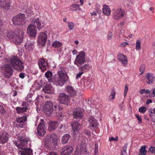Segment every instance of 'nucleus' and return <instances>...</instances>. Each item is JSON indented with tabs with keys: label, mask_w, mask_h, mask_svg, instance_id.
<instances>
[{
	"label": "nucleus",
	"mask_w": 155,
	"mask_h": 155,
	"mask_svg": "<svg viewBox=\"0 0 155 155\" xmlns=\"http://www.w3.org/2000/svg\"><path fill=\"white\" fill-rule=\"evenodd\" d=\"M57 74L58 77L56 78L53 76L52 73L51 71H48L45 73V76L49 82L54 83L57 86H62L68 79V77L64 69L58 71Z\"/></svg>",
	"instance_id": "obj_1"
},
{
	"label": "nucleus",
	"mask_w": 155,
	"mask_h": 155,
	"mask_svg": "<svg viewBox=\"0 0 155 155\" xmlns=\"http://www.w3.org/2000/svg\"><path fill=\"white\" fill-rule=\"evenodd\" d=\"M12 67L15 70L21 71L24 68L23 62L16 57H13L9 61Z\"/></svg>",
	"instance_id": "obj_2"
},
{
	"label": "nucleus",
	"mask_w": 155,
	"mask_h": 155,
	"mask_svg": "<svg viewBox=\"0 0 155 155\" xmlns=\"http://www.w3.org/2000/svg\"><path fill=\"white\" fill-rule=\"evenodd\" d=\"M58 108V105L52 101H47L45 102L44 111L48 116H50L54 111H56Z\"/></svg>",
	"instance_id": "obj_3"
},
{
	"label": "nucleus",
	"mask_w": 155,
	"mask_h": 155,
	"mask_svg": "<svg viewBox=\"0 0 155 155\" xmlns=\"http://www.w3.org/2000/svg\"><path fill=\"white\" fill-rule=\"evenodd\" d=\"M18 137L19 140L15 141L14 143L18 150L23 149L25 148V146L27 145V140L25 134L22 133L19 134Z\"/></svg>",
	"instance_id": "obj_4"
},
{
	"label": "nucleus",
	"mask_w": 155,
	"mask_h": 155,
	"mask_svg": "<svg viewBox=\"0 0 155 155\" xmlns=\"http://www.w3.org/2000/svg\"><path fill=\"white\" fill-rule=\"evenodd\" d=\"M10 64H4L1 67V69L3 71V75L6 78H10L14 72V70Z\"/></svg>",
	"instance_id": "obj_5"
},
{
	"label": "nucleus",
	"mask_w": 155,
	"mask_h": 155,
	"mask_svg": "<svg viewBox=\"0 0 155 155\" xmlns=\"http://www.w3.org/2000/svg\"><path fill=\"white\" fill-rule=\"evenodd\" d=\"M85 56V53L84 51H81L79 52L74 61V64L76 65L77 67L83 65L86 61Z\"/></svg>",
	"instance_id": "obj_6"
},
{
	"label": "nucleus",
	"mask_w": 155,
	"mask_h": 155,
	"mask_svg": "<svg viewBox=\"0 0 155 155\" xmlns=\"http://www.w3.org/2000/svg\"><path fill=\"white\" fill-rule=\"evenodd\" d=\"M25 15L24 14L20 13L14 16L12 21L15 25H22L24 23Z\"/></svg>",
	"instance_id": "obj_7"
},
{
	"label": "nucleus",
	"mask_w": 155,
	"mask_h": 155,
	"mask_svg": "<svg viewBox=\"0 0 155 155\" xmlns=\"http://www.w3.org/2000/svg\"><path fill=\"white\" fill-rule=\"evenodd\" d=\"M28 115L18 117L16 118V122L17 126L18 127L24 128L26 126V122L27 120Z\"/></svg>",
	"instance_id": "obj_8"
},
{
	"label": "nucleus",
	"mask_w": 155,
	"mask_h": 155,
	"mask_svg": "<svg viewBox=\"0 0 155 155\" xmlns=\"http://www.w3.org/2000/svg\"><path fill=\"white\" fill-rule=\"evenodd\" d=\"M46 128L44 120L43 119H41L37 128L38 134L42 137L44 136L46 133Z\"/></svg>",
	"instance_id": "obj_9"
},
{
	"label": "nucleus",
	"mask_w": 155,
	"mask_h": 155,
	"mask_svg": "<svg viewBox=\"0 0 155 155\" xmlns=\"http://www.w3.org/2000/svg\"><path fill=\"white\" fill-rule=\"evenodd\" d=\"M70 98L69 97L68 95L63 93H61L59 94L58 99L61 103L68 105L70 103Z\"/></svg>",
	"instance_id": "obj_10"
},
{
	"label": "nucleus",
	"mask_w": 155,
	"mask_h": 155,
	"mask_svg": "<svg viewBox=\"0 0 155 155\" xmlns=\"http://www.w3.org/2000/svg\"><path fill=\"white\" fill-rule=\"evenodd\" d=\"M47 38V34L45 32H41L39 33L37 41L39 44L44 46L46 42Z\"/></svg>",
	"instance_id": "obj_11"
},
{
	"label": "nucleus",
	"mask_w": 155,
	"mask_h": 155,
	"mask_svg": "<svg viewBox=\"0 0 155 155\" xmlns=\"http://www.w3.org/2000/svg\"><path fill=\"white\" fill-rule=\"evenodd\" d=\"M23 35L24 33L22 31H19L12 40L13 42L16 45H20L23 41Z\"/></svg>",
	"instance_id": "obj_12"
},
{
	"label": "nucleus",
	"mask_w": 155,
	"mask_h": 155,
	"mask_svg": "<svg viewBox=\"0 0 155 155\" xmlns=\"http://www.w3.org/2000/svg\"><path fill=\"white\" fill-rule=\"evenodd\" d=\"M87 152L85 145L81 143L78 145L75 153L73 155H81V153H85Z\"/></svg>",
	"instance_id": "obj_13"
},
{
	"label": "nucleus",
	"mask_w": 155,
	"mask_h": 155,
	"mask_svg": "<svg viewBox=\"0 0 155 155\" xmlns=\"http://www.w3.org/2000/svg\"><path fill=\"white\" fill-rule=\"evenodd\" d=\"M125 11L124 10L119 8L113 13V17L115 19H119L123 17Z\"/></svg>",
	"instance_id": "obj_14"
},
{
	"label": "nucleus",
	"mask_w": 155,
	"mask_h": 155,
	"mask_svg": "<svg viewBox=\"0 0 155 155\" xmlns=\"http://www.w3.org/2000/svg\"><path fill=\"white\" fill-rule=\"evenodd\" d=\"M11 0H0V7L6 10L10 8Z\"/></svg>",
	"instance_id": "obj_15"
},
{
	"label": "nucleus",
	"mask_w": 155,
	"mask_h": 155,
	"mask_svg": "<svg viewBox=\"0 0 155 155\" xmlns=\"http://www.w3.org/2000/svg\"><path fill=\"white\" fill-rule=\"evenodd\" d=\"M73 147L70 145L64 146L62 149L61 155H70L73 151Z\"/></svg>",
	"instance_id": "obj_16"
},
{
	"label": "nucleus",
	"mask_w": 155,
	"mask_h": 155,
	"mask_svg": "<svg viewBox=\"0 0 155 155\" xmlns=\"http://www.w3.org/2000/svg\"><path fill=\"white\" fill-rule=\"evenodd\" d=\"M27 32L31 37H35L37 33L36 27L32 24L30 25L27 28Z\"/></svg>",
	"instance_id": "obj_17"
},
{
	"label": "nucleus",
	"mask_w": 155,
	"mask_h": 155,
	"mask_svg": "<svg viewBox=\"0 0 155 155\" xmlns=\"http://www.w3.org/2000/svg\"><path fill=\"white\" fill-rule=\"evenodd\" d=\"M72 114L74 117L76 119H81L83 117L82 111L81 108L79 107L74 110Z\"/></svg>",
	"instance_id": "obj_18"
},
{
	"label": "nucleus",
	"mask_w": 155,
	"mask_h": 155,
	"mask_svg": "<svg viewBox=\"0 0 155 155\" xmlns=\"http://www.w3.org/2000/svg\"><path fill=\"white\" fill-rule=\"evenodd\" d=\"M9 135L6 132L0 133V143L3 144L7 143L8 140Z\"/></svg>",
	"instance_id": "obj_19"
},
{
	"label": "nucleus",
	"mask_w": 155,
	"mask_h": 155,
	"mask_svg": "<svg viewBox=\"0 0 155 155\" xmlns=\"http://www.w3.org/2000/svg\"><path fill=\"white\" fill-rule=\"evenodd\" d=\"M31 24L35 26L36 28L37 27L39 30H40L44 26L43 23L41 22V20L39 19L38 18L34 19L32 21Z\"/></svg>",
	"instance_id": "obj_20"
},
{
	"label": "nucleus",
	"mask_w": 155,
	"mask_h": 155,
	"mask_svg": "<svg viewBox=\"0 0 155 155\" xmlns=\"http://www.w3.org/2000/svg\"><path fill=\"white\" fill-rule=\"evenodd\" d=\"M71 125L73 130V134L74 136H78L79 134V129L80 124L78 122H74L71 124Z\"/></svg>",
	"instance_id": "obj_21"
},
{
	"label": "nucleus",
	"mask_w": 155,
	"mask_h": 155,
	"mask_svg": "<svg viewBox=\"0 0 155 155\" xmlns=\"http://www.w3.org/2000/svg\"><path fill=\"white\" fill-rule=\"evenodd\" d=\"M38 64L42 71H44L47 69L48 63L44 59H41L38 61Z\"/></svg>",
	"instance_id": "obj_22"
},
{
	"label": "nucleus",
	"mask_w": 155,
	"mask_h": 155,
	"mask_svg": "<svg viewBox=\"0 0 155 155\" xmlns=\"http://www.w3.org/2000/svg\"><path fill=\"white\" fill-rule=\"evenodd\" d=\"M26 145H25V148L23 149L22 151H20L21 152V155H32V150L30 148H26Z\"/></svg>",
	"instance_id": "obj_23"
},
{
	"label": "nucleus",
	"mask_w": 155,
	"mask_h": 155,
	"mask_svg": "<svg viewBox=\"0 0 155 155\" xmlns=\"http://www.w3.org/2000/svg\"><path fill=\"white\" fill-rule=\"evenodd\" d=\"M57 137L55 134H52L50 136V140L51 141V144L52 146L53 147L56 146L57 145Z\"/></svg>",
	"instance_id": "obj_24"
},
{
	"label": "nucleus",
	"mask_w": 155,
	"mask_h": 155,
	"mask_svg": "<svg viewBox=\"0 0 155 155\" xmlns=\"http://www.w3.org/2000/svg\"><path fill=\"white\" fill-rule=\"evenodd\" d=\"M118 60L121 62L122 64H126L127 63V56L122 54H120L118 56Z\"/></svg>",
	"instance_id": "obj_25"
},
{
	"label": "nucleus",
	"mask_w": 155,
	"mask_h": 155,
	"mask_svg": "<svg viewBox=\"0 0 155 155\" xmlns=\"http://www.w3.org/2000/svg\"><path fill=\"white\" fill-rule=\"evenodd\" d=\"M89 126L91 129L96 127L97 126V120L93 117L91 118L88 120Z\"/></svg>",
	"instance_id": "obj_26"
},
{
	"label": "nucleus",
	"mask_w": 155,
	"mask_h": 155,
	"mask_svg": "<svg viewBox=\"0 0 155 155\" xmlns=\"http://www.w3.org/2000/svg\"><path fill=\"white\" fill-rule=\"evenodd\" d=\"M146 78L148 80V84H151L155 81V78L153 74L151 73H147L146 75Z\"/></svg>",
	"instance_id": "obj_27"
},
{
	"label": "nucleus",
	"mask_w": 155,
	"mask_h": 155,
	"mask_svg": "<svg viewBox=\"0 0 155 155\" xmlns=\"http://www.w3.org/2000/svg\"><path fill=\"white\" fill-rule=\"evenodd\" d=\"M78 67L79 71H83L84 73L88 71L90 68V66L88 64H85L84 65Z\"/></svg>",
	"instance_id": "obj_28"
},
{
	"label": "nucleus",
	"mask_w": 155,
	"mask_h": 155,
	"mask_svg": "<svg viewBox=\"0 0 155 155\" xmlns=\"http://www.w3.org/2000/svg\"><path fill=\"white\" fill-rule=\"evenodd\" d=\"M102 11L103 13L106 16L110 15V9L109 7L106 5H103Z\"/></svg>",
	"instance_id": "obj_29"
},
{
	"label": "nucleus",
	"mask_w": 155,
	"mask_h": 155,
	"mask_svg": "<svg viewBox=\"0 0 155 155\" xmlns=\"http://www.w3.org/2000/svg\"><path fill=\"white\" fill-rule=\"evenodd\" d=\"M57 127V122L55 121L49 123L48 129L50 131H53L56 129Z\"/></svg>",
	"instance_id": "obj_30"
},
{
	"label": "nucleus",
	"mask_w": 155,
	"mask_h": 155,
	"mask_svg": "<svg viewBox=\"0 0 155 155\" xmlns=\"http://www.w3.org/2000/svg\"><path fill=\"white\" fill-rule=\"evenodd\" d=\"M44 92L48 94H51L53 92V88L50 85H47L43 88Z\"/></svg>",
	"instance_id": "obj_31"
},
{
	"label": "nucleus",
	"mask_w": 155,
	"mask_h": 155,
	"mask_svg": "<svg viewBox=\"0 0 155 155\" xmlns=\"http://www.w3.org/2000/svg\"><path fill=\"white\" fill-rule=\"evenodd\" d=\"M71 137L68 134H64L62 138V143L63 144H65L68 143L70 138Z\"/></svg>",
	"instance_id": "obj_32"
},
{
	"label": "nucleus",
	"mask_w": 155,
	"mask_h": 155,
	"mask_svg": "<svg viewBox=\"0 0 155 155\" xmlns=\"http://www.w3.org/2000/svg\"><path fill=\"white\" fill-rule=\"evenodd\" d=\"M66 90L71 95V96L74 95L75 94V91L71 86H67Z\"/></svg>",
	"instance_id": "obj_33"
},
{
	"label": "nucleus",
	"mask_w": 155,
	"mask_h": 155,
	"mask_svg": "<svg viewBox=\"0 0 155 155\" xmlns=\"http://www.w3.org/2000/svg\"><path fill=\"white\" fill-rule=\"evenodd\" d=\"M15 32L13 31H11L8 32L7 34V37L10 39H13L14 38L16 35Z\"/></svg>",
	"instance_id": "obj_34"
},
{
	"label": "nucleus",
	"mask_w": 155,
	"mask_h": 155,
	"mask_svg": "<svg viewBox=\"0 0 155 155\" xmlns=\"http://www.w3.org/2000/svg\"><path fill=\"white\" fill-rule=\"evenodd\" d=\"M16 110L17 113L18 114L23 113L24 112L27 111L26 109L23 107H17L16 108Z\"/></svg>",
	"instance_id": "obj_35"
},
{
	"label": "nucleus",
	"mask_w": 155,
	"mask_h": 155,
	"mask_svg": "<svg viewBox=\"0 0 155 155\" xmlns=\"http://www.w3.org/2000/svg\"><path fill=\"white\" fill-rule=\"evenodd\" d=\"M146 146H142L140 150L139 155H145L147 153V151L145 150Z\"/></svg>",
	"instance_id": "obj_36"
},
{
	"label": "nucleus",
	"mask_w": 155,
	"mask_h": 155,
	"mask_svg": "<svg viewBox=\"0 0 155 155\" xmlns=\"http://www.w3.org/2000/svg\"><path fill=\"white\" fill-rule=\"evenodd\" d=\"M70 9L73 11L80 10L79 5L78 4H74L70 7Z\"/></svg>",
	"instance_id": "obj_37"
},
{
	"label": "nucleus",
	"mask_w": 155,
	"mask_h": 155,
	"mask_svg": "<svg viewBox=\"0 0 155 155\" xmlns=\"http://www.w3.org/2000/svg\"><path fill=\"white\" fill-rule=\"evenodd\" d=\"M61 45L62 44L61 43L57 41H56L53 42L52 45L53 47L57 48L60 47Z\"/></svg>",
	"instance_id": "obj_38"
},
{
	"label": "nucleus",
	"mask_w": 155,
	"mask_h": 155,
	"mask_svg": "<svg viewBox=\"0 0 155 155\" xmlns=\"http://www.w3.org/2000/svg\"><path fill=\"white\" fill-rule=\"evenodd\" d=\"M116 94V92L114 90H113L111 92V94L109 96V100H114Z\"/></svg>",
	"instance_id": "obj_39"
},
{
	"label": "nucleus",
	"mask_w": 155,
	"mask_h": 155,
	"mask_svg": "<svg viewBox=\"0 0 155 155\" xmlns=\"http://www.w3.org/2000/svg\"><path fill=\"white\" fill-rule=\"evenodd\" d=\"M127 146L124 145L121 151V155H127Z\"/></svg>",
	"instance_id": "obj_40"
},
{
	"label": "nucleus",
	"mask_w": 155,
	"mask_h": 155,
	"mask_svg": "<svg viewBox=\"0 0 155 155\" xmlns=\"http://www.w3.org/2000/svg\"><path fill=\"white\" fill-rule=\"evenodd\" d=\"M25 12L27 15L29 16H31L34 14L33 11L29 8L26 9Z\"/></svg>",
	"instance_id": "obj_41"
},
{
	"label": "nucleus",
	"mask_w": 155,
	"mask_h": 155,
	"mask_svg": "<svg viewBox=\"0 0 155 155\" xmlns=\"http://www.w3.org/2000/svg\"><path fill=\"white\" fill-rule=\"evenodd\" d=\"M84 84L85 85L87 86L88 87H91V80H86L84 82Z\"/></svg>",
	"instance_id": "obj_42"
},
{
	"label": "nucleus",
	"mask_w": 155,
	"mask_h": 155,
	"mask_svg": "<svg viewBox=\"0 0 155 155\" xmlns=\"http://www.w3.org/2000/svg\"><path fill=\"white\" fill-rule=\"evenodd\" d=\"M145 68V65L142 64H141L140 68V71L141 72L140 74H142L144 71Z\"/></svg>",
	"instance_id": "obj_43"
},
{
	"label": "nucleus",
	"mask_w": 155,
	"mask_h": 155,
	"mask_svg": "<svg viewBox=\"0 0 155 155\" xmlns=\"http://www.w3.org/2000/svg\"><path fill=\"white\" fill-rule=\"evenodd\" d=\"M140 42L139 40H137L136 42V49L137 50L140 49Z\"/></svg>",
	"instance_id": "obj_44"
},
{
	"label": "nucleus",
	"mask_w": 155,
	"mask_h": 155,
	"mask_svg": "<svg viewBox=\"0 0 155 155\" xmlns=\"http://www.w3.org/2000/svg\"><path fill=\"white\" fill-rule=\"evenodd\" d=\"M139 110L140 113L144 114L146 110V108L144 107H142L139 108Z\"/></svg>",
	"instance_id": "obj_45"
},
{
	"label": "nucleus",
	"mask_w": 155,
	"mask_h": 155,
	"mask_svg": "<svg viewBox=\"0 0 155 155\" xmlns=\"http://www.w3.org/2000/svg\"><path fill=\"white\" fill-rule=\"evenodd\" d=\"M94 155H98V144L96 143L94 146Z\"/></svg>",
	"instance_id": "obj_46"
},
{
	"label": "nucleus",
	"mask_w": 155,
	"mask_h": 155,
	"mask_svg": "<svg viewBox=\"0 0 155 155\" xmlns=\"http://www.w3.org/2000/svg\"><path fill=\"white\" fill-rule=\"evenodd\" d=\"M22 106H23V107L26 108V110H27L28 109V106L29 104L27 102L23 101L22 104Z\"/></svg>",
	"instance_id": "obj_47"
},
{
	"label": "nucleus",
	"mask_w": 155,
	"mask_h": 155,
	"mask_svg": "<svg viewBox=\"0 0 155 155\" xmlns=\"http://www.w3.org/2000/svg\"><path fill=\"white\" fill-rule=\"evenodd\" d=\"M135 116L137 118V120H138V123L139 124L142 123V119L141 118V117L139 116V115L136 114L135 115Z\"/></svg>",
	"instance_id": "obj_48"
},
{
	"label": "nucleus",
	"mask_w": 155,
	"mask_h": 155,
	"mask_svg": "<svg viewBox=\"0 0 155 155\" xmlns=\"http://www.w3.org/2000/svg\"><path fill=\"white\" fill-rule=\"evenodd\" d=\"M74 26V24L72 22H68V27L70 30L73 29Z\"/></svg>",
	"instance_id": "obj_49"
},
{
	"label": "nucleus",
	"mask_w": 155,
	"mask_h": 155,
	"mask_svg": "<svg viewBox=\"0 0 155 155\" xmlns=\"http://www.w3.org/2000/svg\"><path fill=\"white\" fill-rule=\"evenodd\" d=\"M113 33L111 32H109L107 35V39L108 40H111L113 36Z\"/></svg>",
	"instance_id": "obj_50"
},
{
	"label": "nucleus",
	"mask_w": 155,
	"mask_h": 155,
	"mask_svg": "<svg viewBox=\"0 0 155 155\" xmlns=\"http://www.w3.org/2000/svg\"><path fill=\"white\" fill-rule=\"evenodd\" d=\"M128 90V87L127 86V85H126L125 87V89L124 90V96L125 97L127 94V91Z\"/></svg>",
	"instance_id": "obj_51"
},
{
	"label": "nucleus",
	"mask_w": 155,
	"mask_h": 155,
	"mask_svg": "<svg viewBox=\"0 0 155 155\" xmlns=\"http://www.w3.org/2000/svg\"><path fill=\"white\" fill-rule=\"evenodd\" d=\"M149 150L153 154L155 153V147H150Z\"/></svg>",
	"instance_id": "obj_52"
},
{
	"label": "nucleus",
	"mask_w": 155,
	"mask_h": 155,
	"mask_svg": "<svg viewBox=\"0 0 155 155\" xmlns=\"http://www.w3.org/2000/svg\"><path fill=\"white\" fill-rule=\"evenodd\" d=\"M84 73L83 71H80L77 74L76 76V79H78V78H80L81 77V76Z\"/></svg>",
	"instance_id": "obj_53"
},
{
	"label": "nucleus",
	"mask_w": 155,
	"mask_h": 155,
	"mask_svg": "<svg viewBox=\"0 0 155 155\" xmlns=\"http://www.w3.org/2000/svg\"><path fill=\"white\" fill-rule=\"evenodd\" d=\"M5 112V111L3 107H0V114H4Z\"/></svg>",
	"instance_id": "obj_54"
},
{
	"label": "nucleus",
	"mask_w": 155,
	"mask_h": 155,
	"mask_svg": "<svg viewBox=\"0 0 155 155\" xmlns=\"http://www.w3.org/2000/svg\"><path fill=\"white\" fill-rule=\"evenodd\" d=\"M19 77L21 79H24L25 77V73L22 72L21 73L19 74Z\"/></svg>",
	"instance_id": "obj_55"
},
{
	"label": "nucleus",
	"mask_w": 155,
	"mask_h": 155,
	"mask_svg": "<svg viewBox=\"0 0 155 155\" xmlns=\"http://www.w3.org/2000/svg\"><path fill=\"white\" fill-rule=\"evenodd\" d=\"M84 132V134L87 135L89 136L91 134V132L87 130H85Z\"/></svg>",
	"instance_id": "obj_56"
},
{
	"label": "nucleus",
	"mask_w": 155,
	"mask_h": 155,
	"mask_svg": "<svg viewBox=\"0 0 155 155\" xmlns=\"http://www.w3.org/2000/svg\"><path fill=\"white\" fill-rule=\"evenodd\" d=\"M63 113L62 112H61V114H59V116H58V119L59 121H61L62 120V118H63Z\"/></svg>",
	"instance_id": "obj_57"
},
{
	"label": "nucleus",
	"mask_w": 155,
	"mask_h": 155,
	"mask_svg": "<svg viewBox=\"0 0 155 155\" xmlns=\"http://www.w3.org/2000/svg\"><path fill=\"white\" fill-rule=\"evenodd\" d=\"M128 43L126 42H123L121 45V46L122 47H124L125 46L128 45Z\"/></svg>",
	"instance_id": "obj_58"
},
{
	"label": "nucleus",
	"mask_w": 155,
	"mask_h": 155,
	"mask_svg": "<svg viewBox=\"0 0 155 155\" xmlns=\"http://www.w3.org/2000/svg\"><path fill=\"white\" fill-rule=\"evenodd\" d=\"M152 102V101L151 99H148L146 101V104H149L150 103Z\"/></svg>",
	"instance_id": "obj_59"
},
{
	"label": "nucleus",
	"mask_w": 155,
	"mask_h": 155,
	"mask_svg": "<svg viewBox=\"0 0 155 155\" xmlns=\"http://www.w3.org/2000/svg\"><path fill=\"white\" fill-rule=\"evenodd\" d=\"M145 89H142L140 91V94H143L145 92Z\"/></svg>",
	"instance_id": "obj_60"
},
{
	"label": "nucleus",
	"mask_w": 155,
	"mask_h": 155,
	"mask_svg": "<svg viewBox=\"0 0 155 155\" xmlns=\"http://www.w3.org/2000/svg\"><path fill=\"white\" fill-rule=\"evenodd\" d=\"M58 110L60 111H61L63 109V107H62L61 106H58Z\"/></svg>",
	"instance_id": "obj_61"
},
{
	"label": "nucleus",
	"mask_w": 155,
	"mask_h": 155,
	"mask_svg": "<svg viewBox=\"0 0 155 155\" xmlns=\"http://www.w3.org/2000/svg\"><path fill=\"white\" fill-rule=\"evenodd\" d=\"M90 14L91 16H94V15L96 16V15H97V14L96 12H95L91 13Z\"/></svg>",
	"instance_id": "obj_62"
},
{
	"label": "nucleus",
	"mask_w": 155,
	"mask_h": 155,
	"mask_svg": "<svg viewBox=\"0 0 155 155\" xmlns=\"http://www.w3.org/2000/svg\"><path fill=\"white\" fill-rule=\"evenodd\" d=\"M77 51L76 50H73L72 51V53L73 55L77 54Z\"/></svg>",
	"instance_id": "obj_63"
},
{
	"label": "nucleus",
	"mask_w": 155,
	"mask_h": 155,
	"mask_svg": "<svg viewBox=\"0 0 155 155\" xmlns=\"http://www.w3.org/2000/svg\"><path fill=\"white\" fill-rule=\"evenodd\" d=\"M109 140L110 141L113 140L115 141L114 138V137H110L109 138Z\"/></svg>",
	"instance_id": "obj_64"
}]
</instances>
